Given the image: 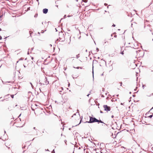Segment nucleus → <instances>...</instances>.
<instances>
[{"instance_id":"f257e3e1","label":"nucleus","mask_w":153,"mask_h":153,"mask_svg":"<svg viewBox=\"0 0 153 153\" xmlns=\"http://www.w3.org/2000/svg\"><path fill=\"white\" fill-rule=\"evenodd\" d=\"M90 118V120L89 121H86L85 122V123H91L94 122H97V121H98V120L95 117H91V116H89Z\"/></svg>"},{"instance_id":"f03ea898","label":"nucleus","mask_w":153,"mask_h":153,"mask_svg":"<svg viewBox=\"0 0 153 153\" xmlns=\"http://www.w3.org/2000/svg\"><path fill=\"white\" fill-rule=\"evenodd\" d=\"M72 117L75 118V120H76L77 119L79 120V118L80 117V116L79 113L77 112L76 113L74 114V115L72 116Z\"/></svg>"},{"instance_id":"7ed1b4c3","label":"nucleus","mask_w":153,"mask_h":153,"mask_svg":"<svg viewBox=\"0 0 153 153\" xmlns=\"http://www.w3.org/2000/svg\"><path fill=\"white\" fill-rule=\"evenodd\" d=\"M103 108H104V110L107 111V112L110 111L111 110L110 107L106 105H104Z\"/></svg>"},{"instance_id":"20e7f679","label":"nucleus","mask_w":153,"mask_h":153,"mask_svg":"<svg viewBox=\"0 0 153 153\" xmlns=\"http://www.w3.org/2000/svg\"><path fill=\"white\" fill-rule=\"evenodd\" d=\"M59 41L62 42L64 41V40H65V38L63 34H62V36L61 38L60 37H59Z\"/></svg>"},{"instance_id":"39448f33","label":"nucleus","mask_w":153,"mask_h":153,"mask_svg":"<svg viewBox=\"0 0 153 153\" xmlns=\"http://www.w3.org/2000/svg\"><path fill=\"white\" fill-rule=\"evenodd\" d=\"M44 80H45V82H44V83L43 84V85H48L49 84V81H48V80H47V79L46 78H45V79H44Z\"/></svg>"},{"instance_id":"423d86ee","label":"nucleus","mask_w":153,"mask_h":153,"mask_svg":"<svg viewBox=\"0 0 153 153\" xmlns=\"http://www.w3.org/2000/svg\"><path fill=\"white\" fill-rule=\"evenodd\" d=\"M48 10L46 8L44 9L43 10V13L44 14L47 13L48 12Z\"/></svg>"},{"instance_id":"0eeeda50","label":"nucleus","mask_w":153,"mask_h":153,"mask_svg":"<svg viewBox=\"0 0 153 153\" xmlns=\"http://www.w3.org/2000/svg\"><path fill=\"white\" fill-rule=\"evenodd\" d=\"M96 153H100L99 152V149H96ZM102 153V152H101V151H100V153Z\"/></svg>"},{"instance_id":"6e6552de","label":"nucleus","mask_w":153,"mask_h":153,"mask_svg":"<svg viewBox=\"0 0 153 153\" xmlns=\"http://www.w3.org/2000/svg\"><path fill=\"white\" fill-rule=\"evenodd\" d=\"M10 96V94H8L4 96V98H7V97H9Z\"/></svg>"},{"instance_id":"1a4fd4ad","label":"nucleus","mask_w":153,"mask_h":153,"mask_svg":"<svg viewBox=\"0 0 153 153\" xmlns=\"http://www.w3.org/2000/svg\"><path fill=\"white\" fill-rule=\"evenodd\" d=\"M98 121H97V122H98V123L100 122V123H104H104L101 120H98Z\"/></svg>"},{"instance_id":"9d476101","label":"nucleus","mask_w":153,"mask_h":153,"mask_svg":"<svg viewBox=\"0 0 153 153\" xmlns=\"http://www.w3.org/2000/svg\"><path fill=\"white\" fill-rule=\"evenodd\" d=\"M82 1L85 2H87L88 1V0H83Z\"/></svg>"},{"instance_id":"9b49d317","label":"nucleus","mask_w":153,"mask_h":153,"mask_svg":"<svg viewBox=\"0 0 153 153\" xmlns=\"http://www.w3.org/2000/svg\"><path fill=\"white\" fill-rule=\"evenodd\" d=\"M79 54H78V55H76V57L77 58H79Z\"/></svg>"},{"instance_id":"f8f14e48","label":"nucleus","mask_w":153,"mask_h":153,"mask_svg":"<svg viewBox=\"0 0 153 153\" xmlns=\"http://www.w3.org/2000/svg\"><path fill=\"white\" fill-rule=\"evenodd\" d=\"M10 96H11V97L13 98L14 97V95H10Z\"/></svg>"},{"instance_id":"ddd939ff","label":"nucleus","mask_w":153,"mask_h":153,"mask_svg":"<svg viewBox=\"0 0 153 153\" xmlns=\"http://www.w3.org/2000/svg\"><path fill=\"white\" fill-rule=\"evenodd\" d=\"M30 84L31 85L32 88H33V85L32 84V83L31 82H30Z\"/></svg>"},{"instance_id":"4468645a","label":"nucleus","mask_w":153,"mask_h":153,"mask_svg":"<svg viewBox=\"0 0 153 153\" xmlns=\"http://www.w3.org/2000/svg\"><path fill=\"white\" fill-rule=\"evenodd\" d=\"M152 117V115H150L149 116V117L150 118H151Z\"/></svg>"},{"instance_id":"2eb2a0df","label":"nucleus","mask_w":153,"mask_h":153,"mask_svg":"<svg viewBox=\"0 0 153 153\" xmlns=\"http://www.w3.org/2000/svg\"><path fill=\"white\" fill-rule=\"evenodd\" d=\"M81 122V120H80V122L77 125H75V126H77V125H79V124H80V123Z\"/></svg>"},{"instance_id":"dca6fc26","label":"nucleus","mask_w":153,"mask_h":153,"mask_svg":"<svg viewBox=\"0 0 153 153\" xmlns=\"http://www.w3.org/2000/svg\"><path fill=\"white\" fill-rule=\"evenodd\" d=\"M96 49L97 52H98L99 51V49L98 48H97Z\"/></svg>"},{"instance_id":"f3484780","label":"nucleus","mask_w":153,"mask_h":153,"mask_svg":"<svg viewBox=\"0 0 153 153\" xmlns=\"http://www.w3.org/2000/svg\"><path fill=\"white\" fill-rule=\"evenodd\" d=\"M8 109H9L10 110H11V108H10V107H9L8 108Z\"/></svg>"},{"instance_id":"a211bd4d","label":"nucleus","mask_w":153,"mask_h":153,"mask_svg":"<svg viewBox=\"0 0 153 153\" xmlns=\"http://www.w3.org/2000/svg\"><path fill=\"white\" fill-rule=\"evenodd\" d=\"M121 54H122V55H123V54H124V53H123V52H121Z\"/></svg>"},{"instance_id":"6ab92c4d","label":"nucleus","mask_w":153,"mask_h":153,"mask_svg":"<svg viewBox=\"0 0 153 153\" xmlns=\"http://www.w3.org/2000/svg\"><path fill=\"white\" fill-rule=\"evenodd\" d=\"M92 73H93V78H94V71H93V70Z\"/></svg>"},{"instance_id":"aec40b11","label":"nucleus","mask_w":153,"mask_h":153,"mask_svg":"<svg viewBox=\"0 0 153 153\" xmlns=\"http://www.w3.org/2000/svg\"><path fill=\"white\" fill-rule=\"evenodd\" d=\"M2 39V37L1 36H0V40Z\"/></svg>"},{"instance_id":"412c9836","label":"nucleus","mask_w":153,"mask_h":153,"mask_svg":"<svg viewBox=\"0 0 153 153\" xmlns=\"http://www.w3.org/2000/svg\"><path fill=\"white\" fill-rule=\"evenodd\" d=\"M104 5L105 6H106L107 5V4H106V3H105L104 4Z\"/></svg>"},{"instance_id":"4be33fe9","label":"nucleus","mask_w":153,"mask_h":153,"mask_svg":"<svg viewBox=\"0 0 153 153\" xmlns=\"http://www.w3.org/2000/svg\"><path fill=\"white\" fill-rule=\"evenodd\" d=\"M115 25L114 24H113L112 26H113V27H115Z\"/></svg>"},{"instance_id":"5701e85b","label":"nucleus","mask_w":153,"mask_h":153,"mask_svg":"<svg viewBox=\"0 0 153 153\" xmlns=\"http://www.w3.org/2000/svg\"><path fill=\"white\" fill-rule=\"evenodd\" d=\"M100 112L101 113H103V112H102V111H100Z\"/></svg>"},{"instance_id":"b1692460","label":"nucleus","mask_w":153,"mask_h":153,"mask_svg":"<svg viewBox=\"0 0 153 153\" xmlns=\"http://www.w3.org/2000/svg\"><path fill=\"white\" fill-rule=\"evenodd\" d=\"M31 59H32V60H33V59L34 58H33V57H32L31 58Z\"/></svg>"},{"instance_id":"393cba45","label":"nucleus","mask_w":153,"mask_h":153,"mask_svg":"<svg viewBox=\"0 0 153 153\" xmlns=\"http://www.w3.org/2000/svg\"><path fill=\"white\" fill-rule=\"evenodd\" d=\"M79 67H77L76 68H77V69H79Z\"/></svg>"},{"instance_id":"a878e982","label":"nucleus","mask_w":153,"mask_h":153,"mask_svg":"<svg viewBox=\"0 0 153 153\" xmlns=\"http://www.w3.org/2000/svg\"><path fill=\"white\" fill-rule=\"evenodd\" d=\"M23 59H22V58H21L20 59L21 60H22Z\"/></svg>"},{"instance_id":"bb28decb","label":"nucleus","mask_w":153,"mask_h":153,"mask_svg":"<svg viewBox=\"0 0 153 153\" xmlns=\"http://www.w3.org/2000/svg\"><path fill=\"white\" fill-rule=\"evenodd\" d=\"M120 84H121V86L122 85V82H121L120 83Z\"/></svg>"},{"instance_id":"cd10ccee","label":"nucleus","mask_w":153,"mask_h":153,"mask_svg":"<svg viewBox=\"0 0 153 153\" xmlns=\"http://www.w3.org/2000/svg\"><path fill=\"white\" fill-rule=\"evenodd\" d=\"M33 129H35V130H36V128H35V127L33 128Z\"/></svg>"},{"instance_id":"c85d7f7f","label":"nucleus","mask_w":153,"mask_h":153,"mask_svg":"<svg viewBox=\"0 0 153 153\" xmlns=\"http://www.w3.org/2000/svg\"><path fill=\"white\" fill-rule=\"evenodd\" d=\"M90 94H88L87 95V96H88V97L89 95Z\"/></svg>"},{"instance_id":"c756f323","label":"nucleus","mask_w":153,"mask_h":153,"mask_svg":"<svg viewBox=\"0 0 153 153\" xmlns=\"http://www.w3.org/2000/svg\"><path fill=\"white\" fill-rule=\"evenodd\" d=\"M114 117V116L113 115L111 116V117L113 118Z\"/></svg>"},{"instance_id":"7c9ffc66","label":"nucleus","mask_w":153,"mask_h":153,"mask_svg":"<svg viewBox=\"0 0 153 153\" xmlns=\"http://www.w3.org/2000/svg\"><path fill=\"white\" fill-rule=\"evenodd\" d=\"M79 68H80V69H82V67H79Z\"/></svg>"},{"instance_id":"2f4dec72","label":"nucleus","mask_w":153,"mask_h":153,"mask_svg":"<svg viewBox=\"0 0 153 153\" xmlns=\"http://www.w3.org/2000/svg\"><path fill=\"white\" fill-rule=\"evenodd\" d=\"M33 48H31V50H33Z\"/></svg>"},{"instance_id":"473e14b6","label":"nucleus","mask_w":153,"mask_h":153,"mask_svg":"<svg viewBox=\"0 0 153 153\" xmlns=\"http://www.w3.org/2000/svg\"><path fill=\"white\" fill-rule=\"evenodd\" d=\"M17 106V105H15V106Z\"/></svg>"},{"instance_id":"72a5a7b5","label":"nucleus","mask_w":153,"mask_h":153,"mask_svg":"<svg viewBox=\"0 0 153 153\" xmlns=\"http://www.w3.org/2000/svg\"><path fill=\"white\" fill-rule=\"evenodd\" d=\"M47 151H49V150H48V149L47 150Z\"/></svg>"},{"instance_id":"f704fd0d","label":"nucleus","mask_w":153,"mask_h":153,"mask_svg":"<svg viewBox=\"0 0 153 153\" xmlns=\"http://www.w3.org/2000/svg\"><path fill=\"white\" fill-rule=\"evenodd\" d=\"M117 97H118V96H119V95L118 94V95H117Z\"/></svg>"},{"instance_id":"c9c22d12","label":"nucleus","mask_w":153,"mask_h":153,"mask_svg":"<svg viewBox=\"0 0 153 153\" xmlns=\"http://www.w3.org/2000/svg\"><path fill=\"white\" fill-rule=\"evenodd\" d=\"M65 16H66V15H65V16H64V17H65Z\"/></svg>"},{"instance_id":"e433bc0d","label":"nucleus","mask_w":153,"mask_h":153,"mask_svg":"<svg viewBox=\"0 0 153 153\" xmlns=\"http://www.w3.org/2000/svg\"><path fill=\"white\" fill-rule=\"evenodd\" d=\"M121 105H123V103H121Z\"/></svg>"},{"instance_id":"4c0bfd02","label":"nucleus","mask_w":153,"mask_h":153,"mask_svg":"<svg viewBox=\"0 0 153 153\" xmlns=\"http://www.w3.org/2000/svg\"><path fill=\"white\" fill-rule=\"evenodd\" d=\"M24 67H25V65H24Z\"/></svg>"},{"instance_id":"58836bf2","label":"nucleus","mask_w":153,"mask_h":153,"mask_svg":"<svg viewBox=\"0 0 153 153\" xmlns=\"http://www.w3.org/2000/svg\"><path fill=\"white\" fill-rule=\"evenodd\" d=\"M4 133H6V131H4Z\"/></svg>"},{"instance_id":"ea45409f","label":"nucleus","mask_w":153,"mask_h":153,"mask_svg":"<svg viewBox=\"0 0 153 153\" xmlns=\"http://www.w3.org/2000/svg\"><path fill=\"white\" fill-rule=\"evenodd\" d=\"M57 7H58V5H56V6Z\"/></svg>"},{"instance_id":"a19ab883","label":"nucleus","mask_w":153,"mask_h":153,"mask_svg":"<svg viewBox=\"0 0 153 153\" xmlns=\"http://www.w3.org/2000/svg\"><path fill=\"white\" fill-rule=\"evenodd\" d=\"M29 54V52H28V54Z\"/></svg>"},{"instance_id":"79ce46f5","label":"nucleus","mask_w":153,"mask_h":153,"mask_svg":"<svg viewBox=\"0 0 153 153\" xmlns=\"http://www.w3.org/2000/svg\"><path fill=\"white\" fill-rule=\"evenodd\" d=\"M34 139V138H33V140Z\"/></svg>"},{"instance_id":"37998d69","label":"nucleus","mask_w":153,"mask_h":153,"mask_svg":"<svg viewBox=\"0 0 153 153\" xmlns=\"http://www.w3.org/2000/svg\"><path fill=\"white\" fill-rule=\"evenodd\" d=\"M153 108V107L151 109H152Z\"/></svg>"},{"instance_id":"c03bdc74","label":"nucleus","mask_w":153,"mask_h":153,"mask_svg":"<svg viewBox=\"0 0 153 153\" xmlns=\"http://www.w3.org/2000/svg\"><path fill=\"white\" fill-rule=\"evenodd\" d=\"M1 16H0V18H1Z\"/></svg>"},{"instance_id":"a18cd8bd","label":"nucleus","mask_w":153,"mask_h":153,"mask_svg":"<svg viewBox=\"0 0 153 153\" xmlns=\"http://www.w3.org/2000/svg\"><path fill=\"white\" fill-rule=\"evenodd\" d=\"M152 41H153V39H152Z\"/></svg>"}]
</instances>
